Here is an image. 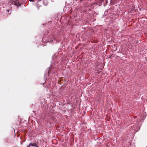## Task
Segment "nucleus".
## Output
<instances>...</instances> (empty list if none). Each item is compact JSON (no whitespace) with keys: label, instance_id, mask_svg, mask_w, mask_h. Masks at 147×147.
<instances>
[{"label":"nucleus","instance_id":"39448f33","mask_svg":"<svg viewBox=\"0 0 147 147\" xmlns=\"http://www.w3.org/2000/svg\"><path fill=\"white\" fill-rule=\"evenodd\" d=\"M34 0H29V1H33Z\"/></svg>","mask_w":147,"mask_h":147},{"label":"nucleus","instance_id":"f257e3e1","mask_svg":"<svg viewBox=\"0 0 147 147\" xmlns=\"http://www.w3.org/2000/svg\"><path fill=\"white\" fill-rule=\"evenodd\" d=\"M49 39V42L53 41V40H55V38L52 35H49L48 37Z\"/></svg>","mask_w":147,"mask_h":147},{"label":"nucleus","instance_id":"7ed1b4c3","mask_svg":"<svg viewBox=\"0 0 147 147\" xmlns=\"http://www.w3.org/2000/svg\"><path fill=\"white\" fill-rule=\"evenodd\" d=\"M31 146H35L36 147H39L37 145V144L36 143H30Z\"/></svg>","mask_w":147,"mask_h":147},{"label":"nucleus","instance_id":"423d86ee","mask_svg":"<svg viewBox=\"0 0 147 147\" xmlns=\"http://www.w3.org/2000/svg\"><path fill=\"white\" fill-rule=\"evenodd\" d=\"M7 12H9V10L8 9H7Z\"/></svg>","mask_w":147,"mask_h":147},{"label":"nucleus","instance_id":"f03ea898","mask_svg":"<svg viewBox=\"0 0 147 147\" xmlns=\"http://www.w3.org/2000/svg\"><path fill=\"white\" fill-rule=\"evenodd\" d=\"M12 3L14 5H16L17 6H20V5L17 0H16L15 2H13Z\"/></svg>","mask_w":147,"mask_h":147},{"label":"nucleus","instance_id":"20e7f679","mask_svg":"<svg viewBox=\"0 0 147 147\" xmlns=\"http://www.w3.org/2000/svg\"><path fill=\"white\" fill-rule=\"evenodd\" d=\"M31 146V145L30 144H29L27 146V147H30Z\"/></svg>","mask_w":147,"mask_h":147}]
</instances>
